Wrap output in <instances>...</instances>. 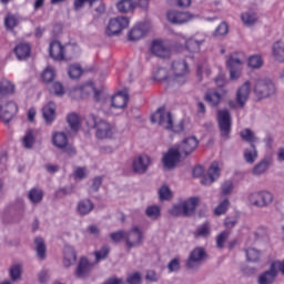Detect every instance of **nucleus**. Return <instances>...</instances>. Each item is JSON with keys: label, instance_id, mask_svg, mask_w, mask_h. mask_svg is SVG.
I'll return each mask as SVG.
<instances>
[{"label": "nucleus", "instance_id": "1", "mask_svg": "<svg viewBox=\"0 0 284 284\" xmlns=\"http://www.w3.org/2000/svg\"><path fill=\"white\" fill-rule=\"evenodd\" d=\"M87 125L95 130V136L100 141L114 139V134H116V126L114 124L94 114H90L87 118Z\"/></svg>", "mask_w": 284, "mask_h": 284}, {"label": "nucleus", "instance_id": "2", "mask_svg": "<svg viewBox=\"0 0 284 284\" xmlns=\"http://www.w3.org/2000/svg\"><path fill=\"white\" fill-rule=\"evenodd\" d=\"M200 203H201V197L192 196L181 202L180 204L173 205L172 209L169 211V213L171 214V216L190 217L192 216V214L196 212V207H199Z\"/></svg>", "mask_w": 284, "mask_h": 284}, {"label": "nucleus", "instance_id": "3", "mask_svg": "<svg viewBox=\"0 0 284 284\" xmlns=\"http://www.w3.org/2000/svg\"><path fill=\"white\" fill-rule=\"evenodd\" d=\"M216 122L222 139H230L232 133V113L227 109L217 110Z\"/></svg>", "mask_w": 284, "mask_h": 284}, {"label": "nucleus", "instance_id": "4", "mask_svg": "<svg viewBox=\"0 0 284 284\" xmlns=\"http://www.w3.org/2000/svg\"><path fill=\"white\" fill-rule=\"evenodd\" d=\"M172 81L176 85H185L187 83V74H190V67L185 60H176L172 63Z\"/></svg>", "mask_w": 284, "mask_h": 284}, {"label": "nucleus", "instance_id": "5", "mask_svg": "<svg viewBox=\"0 0 284 284\" xmlns=\"http://www.w3.org/2000/svg\"><path fill=\"white\" fill-rule=\"evenodd\" d=\"M247 201L253 207H270L274 203V194L268 191L252 192L248 194Z\"/></svg>", "mask_w": 284, "mask_h": 284}, {"label": "nucleus", "instance_id": "6", "mask_svg": "<svg viewBox=\"0 0 284 284\" xmlns=\"http://www.w3.org/2000/svg\"><path fill=\"white\" fill-rule=\"evenodd\" d=\"M254 93L257 99H267L276 94V84L271 79L255 80Z\"/></svg>", "mask_w": 284, "mask_h": 284}, {"label": "nucleus", "instance_id": "7", "mask_svg": "<svg viewBox=\"0 0 284 284\" xmlns=\"http://www.w3.org/2000/svg\"><path fill=\"white\" fill-rule=\"evenodd\" d=\"M19 112V104L14 100H9L3 103L0 102V121L8 125Z\"/></svg>", "mask_w": 284, "mask_h": 284}, {"label": "nucleus", "instance_id": "8", "mask_svg": "<svg viewBox=\"0 0 284 284\" xmlns=\"http://www.w3.org/2000/svg\"><path fill=\"white\" fill-rule=\"evenodd\" d=\"M226 67L230 72L231 81H239L243 72V60L239 53H233L229 57L226 61Z\"/></svg>", "mask_w": 284, "mask_h": 284}, {"label": "nucleus", "instance_id": "9", "mask_svg": "<svg viewBox=\"0 0 284 284\" xmlns=\"http://www.w3.org/2000/svg\"><path fill=\"white\" fill-rule=\"evenodd\" d=\"M207 258V253L205 248L197 246L193 251H191L189 258L185 262V265L189 270H199L201 267V263H203Z\"/></svg>", "mask_w": 284, "mask_h": 284}, {"label": "nucleus", "instance_id": "10", "mask_svg": "<svg viewBox=\"0 0 284 284\" xmlns=\"http://www.w3.org/2000/svg\"><path fill=\"white\" fill-rule=\"evenodd\" d=\"M152 123H159L164 130H172L174 122L172 121V113L165 111L164 106L156 110L154 115L151 116Z\"/></svg>", "mask_w": 284, "mask_h": 284}, {"label": "nucleus", "instance_id": "11", "mask_svg": "<svg viewBox=\"0 0 284 284\" xmlns=\"http://www.w3.org/2000/svg\"><path fill=\"white\" fill-rule=\"evenodd\" d=\"M130 26V18L128 17H116L109 21L106 27L108 37H114L120 34L122 30H125Z\"/></svg>", "mask_w": 284, "mask_h": 284}, {"label": "nucleus", "instance_id": "12", "mask_svg": "<svg viewBox=\"0 0 284 284\" xmlns=\"http://www.w3.org/2000/svg\"><path fill=\"white\" fill-rule=\"evenodd\" d=\"M143 243V231L139 226H132V229L126 232L125 247L132 250L133 247H139Z\"/></svg>", "mask_w": 284, "mask_h": 284}, {"label": "nucleus", "instance_id": "13", "mask_svg": "<svg viewBox=\"0 0 284 284\" xmlns=\"http://www.w3.org/2000/svg\"><path fill=\"white\" fill-rule=\"evenodd\" d=\"M52 143L59 150H63V152H65V154H69V156L77 154V150L74 149V146L68 144V135H65V133H54L52 138Z\"/></svg>", "mask_w": 284, "mask_h": 284}, {"label": "nucleus", "instance_id": "14", "mask_svg": "<svg viewBox=\"0 0 284 284\" xmlns=\"http://www.w3.org/2000/svg\"><path fill=\"white\" fill-rule=\"evenodd\" d=\"M182 156V153L179 152L176 146H173L163 155L162 163L166 170H174L179 165Z\"/></svg>", "mask_w": 284, "mask_h": 284}, {"label": "nucleus", "instance_id": "15", "mask_svg": "<svg viewBox=\"0 0 284 284\" xmlns=\"http://www.w3.org/2000/svg\"><path fill=\"white\" fill-rule=\"evenodd\" d=\"M175 148L182 153V156H190L199 148V139L194 135L187 136Z\"/></svg>", "mask_w": 284, "mask_h": 284}, {"label": "nucleus", "instance_id": "16", "mask_svg": "<svg viewBox=\"0 0 284 284\" xmlns=\"http://www.w3.org/2000/svg\"><path fill=\"white\" fill-rule=\"evenodd\" d=\"M168 21L170 23H173L175 26H181L183 23H187L189 21H192V19H196V16L191 12H181V11H169L166 13Z\"/></svg>", "mask_w": 284, "mask_h": 284}, {"label": "nucleus", "instance_id": "17", "mask_svg": "<svg viewBox=\"0 0 284 284\" xmlns=\"http://www.w3.org/2000/svg\"><path fill=\"white\" fill-rule=\"evenodd\" d=\"M94 270V263L90 262V260L82 257L75 268L77 278H88L90 273Z\"/></svg>", "mask_w": 284, "mask_h": 284}, {"label": "nucleus", "instance_id": "18", "mask_svg": "<svg viewBox=\"0 0 284 284\" xmlns=\"http://www.w3.org/2000/svg\"><path fill=\"white\" fill-rule=\"evenodd\" d=\"M250 92H252L250 81L244 82L236 91L235 99L240 103V110L245 108L247 99H250Z\"/></svg>", "mask_w": 284, "mask_h": 284}, {"label": "nucleus", "instance_id": "19", "mask_svg": "<svg viewBox=\"0 0 284 284\" xmlns=\"http://www.w3.org/2000/svg\"><path fill=\"white\" fill-rule=\"evenodd\" d=\"M152 160L148 155H140L133 160V172L135 174H145L148 172V168H150Z\"/></svg>", "mask_w": 284, "mask_h": 284}, {"label": "nucleus", "instance_id": "20", "mask_svg": "<svg viewBox=\"0 0 284 284\" xmlns=\"http://www.w3.org/2000/svg\"><path fill=\"white\" fill-rule=\"evenodd\" d=\"M129 101L130 97L126 93L119 92L110 99V108L113 110H125Z\"/></svg>", "mask_w": 284, "mask_h": 284}, {"label": "nucleus", "instance_id": "21", "mask_svg": "<svg viewBox=\"0 0 284 284\" xmlns=\"http://www.w3.org/2000/svg\"><path fill=\"white\" fill-rule=\"evenodd\" d=\"M221 176V168H219V162H213L209 168L207 175L202 178V185H212L216 179Z\"/></svg>", "mask_w": 284, "mask_h": 284}, {"label": "nucleus", "instance_id": "22", "mask_svg": "<svg viewBox=\"0 0 284 284\" xmlns=\"http://www.w3.org/2000/svg\"><path fill=\"white\" fill-rule=\"evenodd\" d=\"M49 54L53 61H63L65 59V48L61 42L53 41L50 43Z\"/></svg>", "mask_w": 284, "mask_h": 284}, {"label": "nucleus", "instance_id": "23", "mask_svg": "<svg viewBox=\"0 0 284 284\" xmlns=\"http://www.w3.org/2000/svg\"><path fill=\"white\" fill-rule=\"evenodd\" d=\"M91 92H94V100L100 101L99 97H101V92H99L97 89H94V85L92 83L84 84L79 88H74L71 91V94L72 95L77 94V97H81V99H83V97H85V94H90Z\"/></svg>", "mask_w": 284, "mask_h": 284}, {"label": "nucleus", "instance_id": "24", "mask_svg": "<svg viewBox=\"0 0 284 284\" xmlns=\"http://www.w3.org/2000/svg\"><path fill=\"white\" fill-rule=\"evenodd\" d=\"M42 116L47 125H52L57 119V104L54 102H49L42 108Z\"/></svg>", "mask_w": 284, "mask_h": 284}, {"label": "nucleus", "instance_id": "25", "mask_svg": "<svg viewBox=\"0 0 284 284\" xmlns=\"http://www.w3.org/2000/svg\"><path fill=\"white\" fill-rule=\"evenodd\" d=\"M276 276H278V271L274 267V264L271 263L270 270L262 273L258 278V284H274V281H276Z\"/></svg>", "mask_w": 284, "mask_h": 284}, {"label": "nucleus", "instance_id": "26", "mask_svg": "<svg viewBox=\"0 0 284 284\" xmlns=\"http://www.w3.org/2000/svg\"><path fill=\"white\" fill-rule=\"evenodd\" d=\"M151 52L154 57H159L160 59H168L170 57V48L163 44V41H153L151 47Z\"/></svg>", "mask_w": 284, "mask_h": 284}, {"label": "nucleus", "instance_id": "27", "mask_svg": "<svg viewBox=\"0 0 284 284\" xmlns=\"http://www.w3.org/2000/svg\"><path fill=\"white\" fill-rule=\"evenodd\" d=\"M16 92L14 83L9 80H2L0 82V103H3L8 97H12Z\"/></svg>", "mask_w": 284, "mask_h": 284}, {"label": "nucleus", "instance_id": "28", "mask_svg": "<svg viewBox=\"0 0 284 284\" xmlns=\"http://www.w3.org/2000/svg\"><path fill=\"white\" fill-rule=\"evenodd\" d=\"M116 9L122 14H130L136 9V2L134 0H120L116 3Z\"/></svg>", "mask_w": 284, "mask_h": 284}, {"label": "nucleus", "instance_id": "29", "mask_svg": "<svg viewBox=\"0 0 284 284\" xmlns=\"http://www.w3.org/2000/svg\"><path fill=\"white\" fill-rule=\"evenodd\" d=\"M273 51V58L275 61H278L280 63H284V42L283 40H277L273 43L272 47Z\"/></svg>", "mask_w": 284, "mask_h": 284}, {"label": "nucleus", "instance_id": "30", "mask_svg": "<svg viewBox=\"0 0 284 284\" xmlns=\"http://www.w3.org/2000/svg\"><path fill=\"white\" fill-rule=\"evenodd\" d=\"M16 57L19 61H26L30 57V44L20 43L14 48Z\"/></svg>", "mask_w": 284, "mask_h": 284}, {"label": "nucleus", "instance_id": "31", "mask_svg": "<svg viewBox=\"0 0 284 284\" xmlns=\"http://www.w3.org/2000/svg\"><path fill=\"white\" fill-rule=\"evenodd\" d=\"M145 26L138 24L135 26L128 34L129 41H139L145 37Z\"/></svg>", "mask_w": 284, "mask_h": 284}, {"label": "nucleus", "instance_id": "32", "mask_svg": "<svg viewBox=\"0 0 284 284\" xmlns=\"http://www.w3.org/2000/svg\"><path fill=\"white\" fill-rule=\"evenodd\" d=\"M211 234L212 227L210 226V222H204L193 232L194 239H207Z\"/></svg>", "mask_w": 284, "mask_h": 284}, {"label": "nucleus", "instance_id": "33", "mask_svg": "<svg viewBox=\"0 0 284 284\" xmlns=\"http://www.w3.org/2000/svg\"><path fill=\"white\" fill-rule=\"evenodd\" d=\"M77 210H78V213L80 214V216H85V215L90 214V212H92V210H94V203H92L89 199L81 200L78 203Z\"/></svg>", "mask_w": 284, "mask_h": 284}, {"label": "nucleus", "instance_id": "34", "mask_svg": "<svg viewBox=\"0 0 284 284\" xmlns=\"http://www.w3.org/2000/svg\"><path fill=\"white\" fill-rule=\"evenodd\" d=\"M75 262H77V252H74V248L72 246H65L64 258H63L64 267H70Z\"/></svg>", "mask_w": 284, "mask_h": 284}, {"label": "nucleus", "instance_id": "35", "mask_svg": "<svg viewBox=\"0 0 284 284\" xmlns=\"http://www.w3.org/2000/svg\"><path fill=\"white\" fill-rule=\"evenodd\" d=\"M222 99L223 95L217 91H209L205 94V101L211 105V108H219Z\"/></svg>", "mask_w": 284, "mask_h": 284}, {"label": "nucleus", "instance_id": "36", "mask_svg": "<svg viewBox=\"0 0 284 284\" xmlns=\"http://www.w3.org/2000/svg\"><path fill=\"white\" fill-rule=\"evenodd\" d=\"M240 136L242 141H245L246 143H250V145H254V143H258V136H256V133L252 131V129H244L240 132Z\"/></svg>", "mask_w": 284, "mask_h": 284}, {"label": "nucleus", "instance_id": "37", "mask_svg": "<svg viewBox=\"0 0 284 284\" xmlns=\"http://www.w3.org/2000/svg\"><path fill=\"white\" fill-rule=\"evenodd\" d=\"M37 256L40 261H45V241L42 237H36L34 240Z\"/></svg>", "mask_w": 284, "mask_h": 284}, {"label": "nucleus", "instance_id": "38", "mask_svg": "<svg viewBox=\"0 0 284 284\" xmlns=\"http://www.w3.org/2000/svg\"><path fill=\"white\" fill-rule=\"evenodd\" d=\"M241 20L247 28L254 26L258 21V16L254 11H246L241 14Z\"/></svg>", "mask_w": 284, "mask_h": 284}, {"label": "nucleus", "instance_id": "39", "mask_svg": "<svg viewBox=\"0 0 284 284\" xmlns=\"http://www.w3.org/2000/svg\"><path fill=\"white\" fill-rule=\"evenodd\" d=\"M67 121L71 128V131L77 134L79 132V128H81V119L79 115L77 113H71L67 116Z\"/></svg>", "mask_w": 284, "mask_h": 284}, {"label": "nucleus", "instance_id": "40", "mask_svg": "<svg viewBox=\"0 0 284 284\" xmlns=\"http://www.w3.org/2000/svg\"><path fill=\"white\" fill-rule=\"evenodd\" d=\"M181 43H185L189 52H199L201 50V44L203 43V41H199L196 39L185 40V38H181Z\"/></svg>", "mask_w": 284, "mask_h": 284}, {"label": "nucleus", "instance_id": "41", "mask_svg": "<svg viewBox=\"0 0 284 284\" xmlns=\"http://www.w3.org/2000/svg\"><path fill=\"white\" fill-rule=\"evenodd\" d=\"M258 159V151L256 150V145L252 144L251 149H245L244 150V160L252 164Z\"/></svg>", "mask_w": 284, "mask_h": 284}, {"label": "nucleus", "instance_id": "42", "mask_svg": "<svg viewBox=\"0 0 284 284\" xmlns=\"http://www.w3.org/2000/svg\"><path fill=\"white\" fill-rule=\"evenodd\" d=\"M19 23L20 20L19 16L17 14L8 13L4 18V27L7 28V30H14V28H17Z\"/></svg>", "mask_w": 284, "mask_h": 284}, {"label": "nucleus", "instance_id": "43", "mask_svg": "<svg viewBox=\"0 0 284 284\" xmlns=\"http://www.w3.org/2000/svg\"><path fill=\"white\" fill-rule=\"evenodd\" d=\"M36 136H34V130H28L22 138V145L27 150H32V145H34Z\"/></svg>", "mask_w": 284, "mask_h": 284}, {"label": "nucleus", "instance_id": "44", "mask_svg": "<svg viewBox=\"0 0 284 284\" xmlns=\"http://www.w3.org/2000/svg\"><path fill=\"white\" fill-rule=\"evenodd\" d=\"M267 168H270V161L262 160L253 169L254 176H261V174H265V172H267Z\"/></svg>", "mask_w": 284, "mask_h": 284}, {"label": "nucleus", "instance_id": "45", "mask_svg": "<svg viewBox=\"0 0 284 284\" xmlns=\"http://www.w3.org/2000/svg\"><path fill=\"white\" fill-rule=\"evenodd\" d=\"M246 258L250 263H256L261 258V251L251 247L245 250Z\"/></svg>", "mask_w": 284, "mask_h": 284}, {"label": "nucleus", "instance_id": "46", "mask_svg": "<svg viewBox=\"0 0 284 284\" xmlns=\"http://www.w3.org/2000/svg\"><path fill=\"white\" fill-rule=\"evenodd\" d=\"M28 196L31 203H41V201H43V191L40 189H31Z\"/></svg>", "mask_w": 284, "mask_h": 284}, {"label": "nucleus", "instance_id": "47", "mask_svg": "<svg viewBox=\"0 0 284 284\" xmlns=\"http://www.w3.org/2000/svg\"><path fill=\"white\" fill-rule=\"evenodd\" d=\"M49 91L51 94H55V97H63L65 94V89L61 82H53L50 85Z\"/></svg>", "mask_w": 284, "mask_h": 284}, {"label": "nucleus", "instance_id": "48", "mask_svg": "<svg viewBox=\"0 0 284 284\" xmlns=\"http://www.w3.org/2000/svg\"><path fill=\"white\" fill-rule=\"evenodd\" d=\"M160 201H170L172 199V190L170 186L163 185L159 189Z\"/></svg>", "mask_w": 284, "mask_h": 284}, {"label": "nucleus", "instance_id": "49", "mask_svg": "<svg viewBox=\"0 0 284 284\" xmlns=\"http://www.w3.org/2000/svg\"><path fill=\"white\" fill-rule=\"evenodd\" d=\"M57 77V73L54 72V69L48 67L43 72H42V79L44 83H52Z\"/></svg>", "mask_w": 284, "mask_h": 284}, {"label": "nucleus", "instance_id": "50", "mask_svg": "<svg viewBox=\"0 0 284 284\" xmlns=\"http://www.w3.org/2000/svg\"><path fill=\"white\" fill-rule=\"evenodd\" d=\"M230 239V231H223L216 236V247L223 250L225 247V242Z\"/></svg>", "mask_w": 284, "mask_h": 284}, {"label": "nucleus", "instance_id": "51", "mask_svg": "<svg viewBox=\"0 0 284 284\" xmlns=\"http://www.w3.org/2000/svg\"><path fill=\"white\" fill-rule=\"evenodd\" d=\"M108 254H110V246L108 245L102 246L101 250L94 253L95 263H99V261H103L108 258Z\"/></svg>", "mask_w": 284, "mask_h": 284}, {"label": "nucleus", "instance_id": "52", "mask_svg": "<svg viewBox=\"0 0 284 284\" xmlns=\"http://www.w3.org/2000/svg\"><path fill=\"white\" fill-rule=\"evenodd\" d=\"M145 214L149 216V219L156 220L159 216H161V207L156 205L149 206L145 210Z\"/></svg>", "mask_w": 284, "mask_h": 284}, {"label": "nucleus", "instance_id": "53", "mask_svg": "<svg viewBox=\"0 0 284 284\" xmlns=\"http://www.w3.org/2000/svg\"><path fill=\"white\" fill-rule=\"evenodd\" d=\"M22 268L20 264H14L13 266H11L10 268V276H11V281H19L21 278V274H22Z\"/></svg>", "mask_w": 284, "mask_h": 284}, {"label": "nucleus", "instance_id": "54", "mask_svg": "<svg viewBox=\"0 0 284 284\" xmlns=\"http://www.w3.org/2000/svg\"><path fill=\"white\" fill-rule=\"evenodd\" d=\"M227 207H230V200L224 199L214 210L216 216H221L227 212Z\"/></svg>", "mask_w": 284, "mask_h": 284}, {"label": "nucleus", "instance_id": "55", "mask_svg": "<svg viewBox=\"0 0 284 284\" xmlns=\"http://www.w3.org/2000/svg\"><path fill=\"white\" fill-rule=\"evenodd\" d=\"M248 65L254 70H258V68H263V58H261V55H252L248 59Z\"/></svg>", "mask_w": 284, "mask_h": 284}, {"label": "nucleus", "instance_id": "56", "mask_svg": "<svg viewBox=\"0 0 284 284\" xmlns=\"http://www.w3.org/2000/svg\"><path fill=\"white\" fill-rule=\"evenodd\" d=\"M82 73H83V70L81 69V65H79V64H72L69 68L70 79H79V77H81Z\"/></svg>", "mask_w": 284, "mask_h": 284}, {"label": "nucleus", "instance_id": "57", "mask_svg": "<svg viewBox=\"0 0 284 284\" xmlns=\"http://www.w3.org/2000/svg\"><path fill=\"white\" fill-rule=\"evenodd\" d=\"M141 281H143V276L140 272H134L126 276L128 284H141Z\"/></svg>", "mask_w": 284, "mask_h": 284}, {"label": "nucleus", "instance_id": "58", "mask_svg": "<svg viewBox=\"0 0 284 284\" xmlns=\"http://www.w3.org/2000/svg\"><path fill=\"white\" fill-rule=\"evenodd\" d=\"M126 237V232L125 231H116L110 234V239L111 241H113V243H121V241H125Z\"/></svg>", "mask_w": 284, "mask_h": 284}, {"label": "nucleus", "instance_id": "59", "mask_svg": "<svg viewBox=\"0 0 284 284\" xmlns=\"http://www.w3.org/2000/svg\"><path fill=\"white\" fill-rule=\"evenodd\" d=\"M230 31V27H227V23L222 22L214 31V37H225L227 32Z\"/></svg>", "mask_w": 284, "mask_h": 284}, {"label": "nucleus", "instance_id": "60", "mask_svg": "<svg viewBox=\"0 0 284 284\" xmlns=\"http://www.w3.org/2000/svg\"><path fill=\"white\" fill-rule=\"evenodd\" d=\"M168 270L170 273L179 272L181 270V260L179 257L171 260L168 264Z\"/></svg>", "mask_w": 284, "mask_h": 284}, {"label": "nucleus", "instance_id": "61", "mask_svg": "<svg viewBox=\"0 0 284 284\" xmlns=\"http://www.w3.org/2000/svg\"><path fill=\"white\" fill-rule=\"evenodd\" d=\"M232 190H234V184L232 183V181H226L222 184L223 196L232 194Z\"/></svg>", "mask_w": 284, "mask_h": 284}, {"label": "nucleus", "instance_id": "62", "mask_svg": "<svg viewBox=\"0 0 284 284\" xmlns=\"http://www.w3.org/2000/svg\"><path fill=\"white\" fill-rule=\"evenodd\" d=\"M156 81H168V69L160 68L155 73Z\"/></svg>", "mask_w": 284, "mask_h": 284}, {"label": "nucleus", "instance_id": "63", "mask_svg": "<svg viewBox=\"0 0 284 284\" xmlns=\"http://www.w3.org/2000/svg\"><path fill=\"white\" fill-rule=\"evenodd\" d=\"M75 179L83 181L88 176V171L83 166H78L74 172Z\"/></svg>", "mask_w": 284, "mask_h": 284}, {"label": "nucleus", "instance_id": "64", "mask_svg": "<svg viewBox=\"0 0 284 284\" xmlns=\"http://www.w3.org/2000/svg\"><path fill=\"white\" fill-rule=\"evenodd\" d=\"M274 268L278 272H281V274L284 276V260L283 261H274L272 262Z\"/></svg>", "mask_w": 284, "mask_h": 284}]
</instances>
